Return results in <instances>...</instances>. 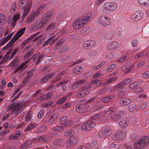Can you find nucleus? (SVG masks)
<instances>
[{
	"label": "nucleus",
	"mask_w": 149,
	"mask_h": 149,
	"mask_svg": "<svg viewBox=\"0 0 149 149\" xmlns=\"http://www.w3.org/2000/svg\"><path fill=\"white\" fill-rule=\"evenodd\" d=\"M32 3V1L31 0H20L19 6L22 9L23 12L21 16L22 18L26 17L29 13L31 8Z\"/></svg>",
	"instance_id": "nucleus-1"
},
{
	"label": "nucleus",
	"mask_w": 149,
	"mask_h": 149,
	"mask_svg": "<svg viewBox=\"0 0 149 149\" xmlns=\"http://www.w3.org/2000/svg\"><path fill=\"white\" fill-rule=\"evenodd\" d=\"M91 17L88 15H86L81 18L77 19L74 22L73 26L74 29H80L86 25L90 19Z\"/></svg>",
	"instance_id": "nucleus-2"
},
{
	"label": "nucleus",
	"mask_w": 149,
	"mask_h": 149,
	"mask_svg": "<svg viewBox=\"0 0 149 149\" xmlns=\"http://www.w3.org/2000/svg\"><path fill=\"white\" fill-rule=\"evenodd\" d=\"M26 29V27H24L19 30L10 42L2 48V50H5L9 46L10 44H11L13 42L16 41L20 38L24 33Z\"/></svg>",
	"instance_id": "nucleus-3"
},
{
	"label": "nucleus",
	"mask_w": 149,
	"mask_h": 149,
	"mask_svg": "<svg viewBox=\"0 0 149 149\" xmlns=\"http://www.w3.org/2000/svg\"><path fill=\"white\" fill-rule=\"evenodd\" d=\"M22 107L17 102H13L7 107L8 110H11L12 113H15V115L19 114L20 112L23 111Z\"/></svg>",
	"instance_id": "nucleus-4"
},
{
	"label": "nucleus",
	"mask_w": 149,
	"mask_h": 149,
	"mask_svg": "<svg viewBox=\"0 0 149 149\" xmlns=\"http://www.w3.org/2000/svg\"><path fill=\"white\" fill-rule=\"evenodd\" d=\"M117 4L114 2H109L105 3L103 6L104 10L107 13L114 11L116 8Z\"/></svg>",
	"instance_id": "nucleus-5"
},
{
	"label": "nucleus",
	"mask_w": 149,
	"mask_h": 149,
	"mask_svg": "<svg viewBox=\"0 0 149 149\" xmlns=\"http://www.w3.org/2000/svg\"><path fill=\"white\" fill-rule=\"evenodd\" d=\"M91 86V84H88L84 86L77 92V96L78 97H82L88 94Z\"/></svg>",
	"instance_id": "nucleus-6"
},
{
	"label": "nucleus",
	"mask_w": 149,
	"mask_h": 149,
	"mask_svg": "<svg viewBox=\"0 0 149 149\" xmlns=\"http://www.w3.org/2000/svg\"><path fill=\"white\" fill-rule=\"evenodd\" d=\"M111 131L110 128L108 127H105L102 128V130L99 133V136L102 138H105L111 135Z\"/></svg>",
	"instance_id": "nucleus-7"
},
{
	"label": "nucleus",
	"mask_w": 149,
	"mask_h": 149,
	"mask_svg": "<svg viewBox=\"0 0 149 149\" xmlns=\"http://www.w3.org/2000/svg\"><path fill=\"white\" fill-rule=\"evenodd\" d=\"M96 125L95 122L90 120L81 126V128L84 130H90L95 127Z\"/></svg>",
	"instance_id": "nucleus-8"
},
{
	"label": "nucleus",
	"mask_w": 149,
	"mask_h": 149,
	"mask_svg": "<svg viewBox=\"0 0 149 149\" xmlns=\"http://www.w3.org/2000/svg\"><path fill=\"white\" fill-rule=\"evenodd\" d=\"M78 142L77 137L76 136H74L67 140L66 146L68 148L72 147L77 144Z\"/></svg>",
	"instance_id": "nucleus-9"
},
{
	"label": "nucleus",
	"mask_w": 149,
	"mask_h": 149,
	"mask_svg": "<svg viewBox=\"0 0 149 149\" xmlns=\"http://www.w3.org/2000/svg\"><path fill=\"white\" fill-rule=\"evenodd\" d=\"M98 22L100 24L104 26L110 24L109 19L105 16H102L99 19Z\"/></svg>",
	"instance_id": "nucleus-10"
},
{
	"label": "nucleus",
	"mask_w": 149,
	"mask_h": 149,
	"mask_svg": "<svg viewBox=\"0 0 149 149\" xmlns=\"http://www.w3.org/2000/svg\"><path fill=\"white\" fill-rule=\"evenodd\" d=\"M39 15V12L38 11H33L26 19V22L27 24L30 23L32 22L35 19V17Z\"/></svg>",
	"instance_id": "nucleus-11"
},
{
	"label": "nucleus",
	"mask_w": 149,
	"mask_h": 149,
	"mask_svg": "<svg viewBox=\"0 0 149 149\" xmlns=\"http://www.w3.org/2000/svg\"><path fill=\"white\" fill-rule=\"evenodd\" d=\"M143 15V13L141 11H138L131 15V18L134 21H138L142 19Z\"/></svg>",
	"instance_id": "nucleus-12"
},
{
	"label": "nucleus",
	"mask_w": 149,
	"mask_h": 149,
	"mask_svg": "<svg viewBox=\"0 0 149 149\" xmlns=\"http://www.w3.org/2000/svg\"><path fill=\"white\" fill-rule=\"evenodd\" d=\"M126 137L125 133L119 132L115 133L112 136V139L113 140H119L124 139Z\"/></svg>",
	"instance_id": "nucleus-13"
},
{
	"label": "nucleus",
	"mask_w": 149,
	"mask_h": 149,
	"mask_svg": "<svg viewBox=\"0 0 149 149\" xmlns=\"http://www.w3.org/2000/svg\"><path fill=\"white\" fill-rule=\"evenodd\" d=\"M123 115V112L122 111H118L114 114L111 115L110 118L114 120H117L120 119Z\"/></svg>",
	"instance_id": "nucleus-14"
},
{
	"label": "nucleus",
	"mask_w": 149,
	"mask_h": 149,
	"mask_svg": "<svg viewBox=\"0 0 149 149\" xmlns=\"http://www.w3.org/2000/svg\"><path fill=\"white\" fill-rule=\"evenodd\" d=\"M95 44V42L93 40H90L85 41L83 44V47L85 49L90 48Z\"/></svg>",
	"instance_id": "nucleus-15"
},
{
	"label": "nucleus",
	"mask_w": 149,
	"mask_h": 149,
	"mask_svg": "<svg viewBox=\"0 0 149 149\" xmlns=\"http://www.w3.org/2000/svg\"><path fill=\"white\" fill-rule=\"evenodd\" d=\"M119 46V45L118 42L117 41H115L108 45L107 47L108 49L111 50L117 49Z\"/></svg>",
	"instance_id": "nucleus-16"
},
{
	"label": "nucleus",
	"mask_w": 149,
	"mask_h": 149,
	"mask_svg": "<svg viewBox=\"0 0 149 149\" xmlns=\"http://www.w3.org/2000/svg\"><path fill=\"white\" fill-rule=\"evenodd\" d=\"M76 110L79 113H83L86 111V109L84 104H79L76 106Z\"/></svg>",
	"instance_id": "nucleus-17"
},
{
	"label": "nucleus",
	"mask_w": 149,
	"mask_h": 149,
	"mask_svg": "<svg viewBox=\"0 0 149 149\" xmlns=\"http://www.w3.org/2000/svg\"><path fill=\"white\" fill-rule=\"evenodd\" d=\"M53 15V13L52 11L47 12L44 14L43 22L45 24L48 22L50 17Z\"/></svg>",
	"instance_id": "nucleus-18"
},
{
	"label": "nucleus",
	"mask_w": 149,
	"mask_h": 149,
	"mask_svg": "<svg viewBox=\"0 0 149 149\" xmlns=\"http://www.w3.org/2000/svg\"><path fill=\"white\" fill-rule=\"evenodd\" d=\"M115 98L114 95H111L103 97L102 99V101L103 103H107L112 101Z\"/></svg>",
	"instance_id": "nucleus-19"
},
{
	"label": "nucleus",
	"mask_w": 149,
	"mask_h": 149,
	"mask_svg": "<svg viewBox=\"0 0 149 149\" xmlns=\"http://www.w3.org/2000/svg\"><path fill=\"white\" fill-rule=\"evenodd\" d=\"M131 102V100L128 98H124L121 99L119 102L120 104L122 106L127 105Z\"/></svg>",
	"instance_id": "nucleus-20"
},
{
	"label": "nucleus",
	"mask_w": 149,
	"mask_h": 149,
	"mask_svg": "<svg viewBox=\"0 0 149 149\" xmlns=\"http://www.w3.org/2000/svg\"><path fill=\"white\" fill-rule=\"evenodd\" d=\"M83 70L82 67L80 66H78L75 67L72 69V73L74 75L81 74Z\"/></svg>",
	"instance_id": "nucleus-21"
},
{
	"label": "nucleus",
	"mask_w": 149,
	"mask_h": 149,
	"mask_svg": "<svg viewBox=\"0 0 149 149\" xmlns=\"http://www.w3.org/2000/svg\"><path fill=\"white\" fill-rule=\"evenodd\" d=\"M135 147L137 149H142L144 147H146L143 142L140 138L135 145Z\"/></svg>",
	"instance_id": "nucleus-22"
},
{
	"label": "nucleus",
	"mask_w": 149,
	"mask_h": 149,
	"mask_svg": "<svg viewBox=\"0 0 149 149\" xmlns=\"http://www.w3.org/2000/svg\"><path fill=\"white\" fill-rule=\"evenodd\" d=\"M119 126L121 127H127L128 124V119L125 117L121 120L119 122Z\"/></svg>",
	"instance_id": "nucleus-23"
},
{
	"label": "nucleus",
	"mask_w": 149,
	"mask_h": 149,
	"mask_svg": "<svg viewBox=\"0 0 149 149\" xmlns=\"http://www.w3.org/2000/svg\"><path fill=\"white\" fill-rule=\"evenodd\" d=\"M56 74L55 72H53L52 73H50L45 76L43 77L41 79V82L42 83L45 82L46 81H48L51 79L52 77L54 76Z\"/></svg>",
	"instance_id": "nucleus-24"
},
{
	"label": "nucleus",
	"mask_w": 149,
	"mask_h": 149,
	"mask_svg": "<svg viewBox=\"0 0 149 149\" xmlns=\"http://www.w3.org/2000/svg\"><path fill=\"white\" fill-rule=\"evenodd\" d=\"M52 130L53 131L61 132L63 131L64 129L63 126H57L56 125L54 124H52Z\"/></svg>",
	"instance_id": "nucleus-25"
},
{
	"label": "nucleus",
	"mask_w": 149,
	"mask_h": 149,
	"mask_svg": "<svg viewBox=\"0 0 149 149\" xmlns=\"http://www.w3.org/2000/svg\"><path fill=\"white\" fill-rule=\"evenodd\" d=\"M32 140H29L26 141L23 144L21 145L20 148L21 149H25L30 146L32 143Z\"/></svg>",
	"instance_id": "nucleus-26"
},
{
	"label": "nucleus",
	"mask_w": 149,
	"mask_h": 149,
	"mask_svg": "<svg viewBox=\"0 0 149 149\" xmlns=\"http://www.w3.org/2000/svg\"><path fill=\"white\" fill-rule=\"evenodd\" d=\"M67 117L66 116H63L61 117L59 120L61 124L63 125L66 127L69 126V123H67Z\"/></svg>",
	"instance_id": "nucleus-27"
},
{
	"label": "nucleus",
	"mask_w": 149,
	"mask_h": 149,
	"mask_svg": "<svg viewBox=\"0 0 149 149\" xmlns=\"http://www.w3.org/2000/svg\"><path fill=\"white\" fill-rule=\"evenodd\" d=\"M45 24L42 22H40L39 21H36L34 24L35 28L38 30H40L44 26Z\"/></svg>",
	"instance_id": "nucleus-28"
},
{
	"label": "nucleus",
	"mask_w": 149,
	"mask_h": 149,
	"mask_svg": "<svg viewBox=\"0 0 149 149\" xmlns=\"http://www.w3.org/2000/svg\"><path fill=\"white\" fill-rule=\"evenodd\" d=\"M20 17V14L19 13H16L14 15L12 18L13 24H12V26H15V24L16 23L17 21L19 18Z\"/></svg>",
	"instance_id": "nucleus-29"
},
{
	"label": "nucleus",
	"mask_w": 149,
	"mask_h": 149,
	"mask_svg": "<svg viewBox=\"0 0 149 149\" xmlns=\"http://www.w3.org/2000/svg\"><path fill=\"white\" fill-rule=\"evenodd\" d=\"M137 105H135V104H132L128 107V109L129 111L131 112L134 113L136 112L137 110H138V109H137Z\"/></svg>",
	"instance_id": "nucleus-30"
},
{
	"label": "nucleus",
	"mask_w": 149,
	"mask_h": 149,
	"mask_svg": "<svg viewBox=\"0 0 149 149\" xmlns=\"http://www.w3.org/2000/svg\"><path fill=\"white\" fill-rule=\"evenodd\" d=\"M53 143L56 146L55 147L57 146L62 147L64 145L63 141L61 139H57L54 141Z\"/></svg>",
	"instance_id": "nucleus-31"
},
{
	"label": "nucleus",
	"mask_w": 149,
	"mask_h": 149,
	"mask_svg": "<svg viewBox=\"0 0 149 149\" xmlns=\"http://www.w3.org/2000/svg\"><path fill=\"white\" fill-rule=\"evenodd\" d=\"M140 139L146 146H147L149 144V137L146 136L141 137Z\"/></svg>",
	"instance_id": "nucleus-32"
},
{
	"label": "nucleus",
	"mask_w": 149,
	"mask_h": 149,
	"mask_svg": "<svg viewBox=\"0 0 149 149\" xmlns=\"http://www.w3.org/2000/svg\"><path fill=\"white\" fill-rule=\"evenodd\" d=\"M91 120L93 121L96 120V122H100L102 120V118L100 117V114H97L94 115L92 117Z\"/></svg>",
	"instance_id": "nucleus-33"
},
{
	"label": "nucleus",
	"mask_w": 149,
	"mask_h": 149,
	"mask_svg": "<svg viewBox=\"0 0 149 149\" xmlns=\"http://www.w3.org/2000/svg\"><path fill=\"white\" fill-rule=\"evenodd\" d=\"M139 83L137 81H135L133 83L130 84L129 86V88L133 90L135 89L138 86Z\"/></svg>",
	"instance_id": "nucleus-34"
},
{
	"label": "nucleus",
	"mask_w": 149,
	"mask_h": 149,
	"mask_svg": "<svg viewBox=\"0 0 149 149\" xmlns=\"http://www.w3.org/2000/svg\"><path fill=\"white\" fill-rule=\"evenodd\" d=\"M67 99V95H65L63 97H61L58 99L56 102V103L58 104H61L64 103Z\"/></svg>",
	"instance_id": "nucleus-35"
},
{
	"label": "nucleus",
	"mask_w": 149,
	"mask_h": 149,
	"mask_svg": "<svg viewBox=\"0 0 149 149\" xmlns=\"http://www.w3.org/2000/svg\"><path fill=\"white\" fill-rule=\"evenodd\" d=\"M6 17L5 15L3 13L0 14V25L3 24L6 21Z\"/></svg>",
	"instance_id": "nucleus-36"
},
{
	"label": "nucleus",
	"mask_w": 149,
	"mask_h": 149,
	"mask_svg": "<svg viewBox=\"0 0 149 149\" xmlns=\"http://www.w3.org/2000/svg\"><path fill=\"white\" fill-rule=\"evenodd\" d=\"M107 89V87H105L102 89L99 90L98 91L97 94L99 95H101L106 94Z\"/></svg>",
	"instance_id": "nucleus-37"
},
{
	"label": "nucleus",
	"mask_w": 149,
	"mask_h": 149,
	"mask_svg": "<svg viewBox=\"0 0 149 149\" xmlns=\"http://www.w3.org/2000/svg\"><path fill=\"white\" fill-rule=\"evenodd\" d=\"M34 51V48H32L30 49L29 52L25 54L24 57V59H26L30 57Z\"/></svg>",
	"instance_id": "nucleus-38"
},
{
	"label": "nucleus",
	"mask_w": 149,
	"mask_h": 149,
	"mask_svg": "<svg viewBox=\"0 0 149 149\" xmlns=\"http://www.w3.org/2000/svg\"><path fill=\"white\" fill-rule=\"evenodd\" d=\"M116 79V78L115 77L109 79L104 82L103 84L104 85H107L112 82H114Z\"/></svg>",
	"instance_id": "nucleus-39"
},
{
	"label": "nucleus",
	"mask_w": 149,
	"mask_h": 149,
	"mask_svg": "<svg viewBox=\"0 0 149 149\" xmlns=\"http://www.w3.org/2000/svg\"><path fill=\"white\" fill-rule=\"evenodd\" d=\"M65 72H62L59 73L56 76L54 77V79L53 81L54 82H56L57 81H60L61 79V78H60V77L62 75H64L65 74Z\"/></svg>",
	"instance_id": "nucleus-40"
},
{
	"label": "nucleus",
	"mask_w": 149,
	"mask_h": 149,
	"mask_svg": "<svg viewBox=\"0 0 149 149\" xmlns=\"http://www.w3.org/2000/svg\"><path fill=\"white\" fill-rule=\"evenodd\" d=\"M102 84L101 80H100V79H95L92 81L90 84L91 85L92 84H94L97 87H99Z\"/></svg>",
	"instance_id": "nucleus-41"
},
{
	"label": "nucleus",
	"mask_w": 149,
	"mask_h": 149,
	"mask_svg": "<svg viewBox=\"0 0 149 149\" xmlns=\"http://www.w3.org/2000/svg\"><path fill=\"white\" fill-rule=\"evenodd\" d=\"M113 32L112 31H110L107 32L104 35L105 38L107 40L111 39L113 37Z\"/></svg>",
	"instance_id": "nucleus-42"
},
{
	"label": "nucleus",
	"mask_w": 149,
	"mask_h": 149,
	"mask_svg": "<svg viewBox=\"0 0 149 149\" xmlns=\"http://www.w3.org/2000/svg\"><path fill=\"white\" fill-rule=\"evenodd\" d=\"M52 95V94L51 93H49L41 96L40 98L41 99L45 100L50 98Z\"/></svg>",
	"instance_id": "nucleus-43"
},
{
	"label": "nucleus",
	"mask_w": 149,
	"mask_h": 149,
	"mask_svg": "<svg viewBox=\"0 0 149 149\" xmlns=\"http://www.w3.org/2000/svg\"><path fill=\"white\" fill-rule=\"evenodd\" d=\"M57 116L56 115H53L47 121V123H51L57 119Z\"/></svg>",
	"instance_id": "nucleus-44"
},
{
	"label": "nucleus",
	"mask_w": 149,
	"mask_h": 149,
	"mask_svg": "<svg viewBox=\"0 0 149 149\" xmlns=\"http://www.w3.org/2000/svg\"><path fill=\"white\" fill-rule=\"evenodd\" d=\"M39 33H34L32 35H31L30 37L26 39L24 42L23 43H27L29 41L32 40L34 38L37 36L38 34Z\"/></svg>",
	"instance_id": "nucleus-45"
},
{
	"label": "nucleus",
	"mask_w": 149,
	"mask_h": 149,
	"mask_svg": "<svg viewBox=\"0 0 149 149\" xmlns=\"http://www.w3.org/2000/svg\"><path fill=\"white\" fill-rule=\"evenodd\" d=\"M137 106L138 107L137 109L138 110H144L146 108L147 105L146 103L144 102L140 105H137Z\"/></svg>",
	"instance_id": "nucleus-46"
},
{
	"label": "nucleus",
	"mask_w": 149,
	"mask_h": 149,
	"mask_svg": "<svg viewBox=\"0 0 149 149\" xmlns=\"http://www.w3.org/2000/svg\"><path fill=\"white\" fill-rule=\"evenodd\" d=\"M48 140V138L45 136H38L37 138V140L39 142H47Z\"/></svg>",
	"instance_id": "nucleus-47"
},
{
	"label": "nucleus",
	"mask_w": 149,
	"mask_h": 149,
	"mask_svg": "<svg viewBox=\"0 0 149 149\" xmlns=\"http://www.w3.org/2000/svg\"><path fill=\"white\" fill-rule=\"evenodd\" d=\"M55 23H52L47 27L46 30L48 31L54 29H55Z\"/></svg>",
	"instance_id": "nucleus-48"
},
{
	"label": "nucleus",
	"mask_w": 149,
	"mask_h": 149,
	"mask_svg": "<svg viewBox=\"0 0 149 149\" xmlns=\"http://www.w3.org/2000/svg\"><path fill=\"white\" fill-rule=\"evenodd\" d=\"M35 127V125L34 124L31 123L26 127V129H25L24 131L26 132L29 131L33 129Z\"/></svg>",
	"instance_id": "nucleus-49"
},
{
	"label": "nucleus",
	"mask_w": 149,
	"mask_h": 149,
	"mask_svg": "<svg viewBox=\"0 0 149 149\" xmlns=\"http://www.w3.org/2000/svg\"><path fill=\"white\" fill-rule=\"evenodd\" d=\"M133 65H130L127 68L125 66H124L123 68L126 69V70L124 69H123V70H124L126 72H130L131 71L133 68Z\"/></svg>",
	"instance_id": "nucleus-50"
},
{
	"label": "nucleus",
	"mask_w": 149,
	"mask_h": 149,
	"mask_svg": "<svg viewBox=\"0 0 149 149\" xmlns=\"http://www.w3.org/2000/svg\"><path fill=\"white\" fill-rule=\"evenodd\" d=\"M138 2L141 5L144 6L149 4V0H138Z\"/></svg>",
	"instance_id": "nucleus-51"
},
{
	"label": "nucleus",
	"mask_w": 149,
	"mask_h": 149,
	"mask_svg": "<svg viewBox=\"0 0 149 149\" xmlns=\"http://www.w3.org/2000/svg\"><path fill=\"white\" fill-rule=\"evenodd\" d=\"M32 114L30 111L28 112L26 115L25 120L26 121H30L31 118Z\"/></svg>",
	"instance_id": "nucleus-52"
},
{
	"label": "nucleus",
	"mask_w": 149,
	"mask_h": 149,
	"mask_svg": "<svg viewBox=\"0 0 149 149\" xmlns=\"http://www.w3.org/2000/svg\"><path fill=\"white\" fill-rule=\"evenodd\" d=\"M45 55L44 54L40 55L36 63V65H38L40 62L42 61L43 58L45 57Z\"/></svg>",
	"instance_id": "nucleus-53"
},
{
	"label": "nucleus",
	"mask_w": 149,
	"mask_h": 149,
	"mask_svg": "<svg viewBox=\"0 0 149 149\" xmlns=\"http://www.w3.org/2000/svg\"><path fill=\"white\" fill-rule=\"evenodd\" d=\"M86 81H87L86 79H84L83 80H79L75 82V83L77 84V86L78 87L79 86L83 84Z\"/></svg>",
	"instance_id": "nucleus-54"
},
{
	"label": "nucleus",
	"mask_w": 149,
	"mask_h": 149,
	"mask_svg": "<svg viewBox=\"0 0 149 149\" xmlns=\"http://www.w3.org/2000/svg\"><path fill=\"white\" fill-rule=\"evenodd\" d=\"M65 40L63 39H61L58 40L55 44V48L56 49L59 48V46L64 42Z\"/></svg>",
	"instance_id": "nucleus-55"
},
{
	"label": "nucleus",
	"mask_w": 149,
	"mask_h": 149,
	"mask_svg": "<svg viewBox=\"0 0 149 149\" xmlns=\"http://www.w3.org/2000/svg\"><path fill=\"white\" fill-rule=\"evenodd\" d=\"M144 55L143 52H141L140 53L137 54L134 56V58L136 59H138L142 57Z\"/></svg>",
	"instance_id": "nucleus-56"
},
{
	"label": "nucleus",
	"mask_w": 149,
	"mask_h": 149,
	"mask_svg": "<svg viewBox=\"0 0 149 149\" xmlns=\"http://www.w3.org/2000/svg\"><path fill=\"white\" fill-rule=\"evenodd\" d=\"M132 81V79L131 78H128L125 79L122 82L125 86L126 84H128Z\"/></svg>",
	"instance_id": "nucleus-57"
},
{
	"label": "nucleus",
	"mask_w": 149,
	"mask_h": 149,
	"mask_svg": "<svg viewBox=\"0 0 149 149\" xmlns=\"http://www.w3.org/2000/svg\"><path fill=\"white\" fill-rule=\"evenodd\" d=\"M19 47L16 48L12 52L10 59H12L14 57L16 53L19 51Z\"/></svg>",
	"instance_id": "nucleus-58"
},
{
	"label": "nucleus",
	"mask_w": 149,
	"mask_h": 149,
	"mask_svg": "<svg viewBox=\"0 0 149 149\" xmlns=\"http://www.w3.org/2000/svg\"><path fill=\"white\" fill-rule=\"evenodd\" d=\"M54 36L50 38L49 39L47 40V41L45 42L42 45L43 47L47 46L49 43H50L51 40L54 38Z\"/></svg>",
	"instance_id": "nucleus-59"
},
{
	"label": "nucleus",
	"mask_w": 149,
	"mask_h": 149,
	"mask_svg": "<svg viewBox=\"0 0 149 149\" xmlns=\"http://www.w3.org/2000/svg\"><path fill=\"white\" fill-rule=\"evenodd\" d=\"M16 3H14L11 7L10 10L11 12L13 14L16 11Z\"/></svg>",
	"instance_id": "nucleus-60"
},
{
	"label": "nucleus",
	"mask_w": 149,
	"mask_h": 149,
	"mask_svg": "<svg viewBox=\"0 0 149 149\" xmlns=\"http://www.w3.org/2000/svg\"><path fill=\"white\" fill-rule=\"evenodd\" d=\"M74 134V131L73 130H68L66 133V135L68 136H72Z\"/></svg>",
	"instance_id": "nucleus-61"
},
{
	"label": "nucleus",
	"mask_w": 149,
	"mask_h": 149,
	"mask_svg": "<svg viewBox=\"0 0 149 149\" xmlns=\"http://www.w3.org/2000/svg\"><path fill=\"white\" fill-rule=\"evenodd\" d=\"M122 33V29L121 28H118L116 30L115 34L117 36H120Z\"/></svg>",
	"instance_id": "nucleus-62"
},
{
	"label": "nucleus",
	"mask_w": 149,
	"mask_h": 149,
	"mask_svg": "<svg viewBox=\"0 0 149 149\" xmlns=\"http://www.w3.org/2000/svg\"><path fill=\"white\" fill-rule=\"evenodd\" d=\"M46 126L43 125L38 129V131L39 133H41L44 132L46 130Z\"/></svg>",
	"instance_id": "nucleus-63"
},
{
	"label": "nucleus",
	"mask_w": 149,
	"mask_h": 149,
	"mask_svg": "<svg viewBox=\"0 0 149 149\" xmlns=\"http://www.w3.org/2000/svg\"><path fill=\"white\" fill-rule=\"evenodd\" d=\"M116 143H111L109 146V148L110 149H117L118 147L116 145Z\"/></svg>",
	"instance_id": "nucleus-64"
}]
</instances>
